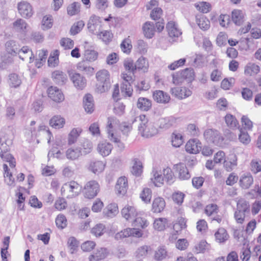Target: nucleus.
Returning a JSON list of instances; mask_svg holds the SVG:
<instances>
[{"label": "nucleus", "mask_w": 261, "mask_h": 261, "mask_svg": "<svg viewBox=\"0 0 261 261\" xmlns=\"http://www.w3.org/2000/svg\"><path fill=\"white\" fill-rule=\"evenodd\" d=\"M81 186L75 181H71L64 184L61 188L62 195L71 198L78 195L81 191Z\"/></svg>", "instance_id": "obj_3"}, {"label": "nucleus", "mask_w": 261, "mask_h": 261, "mask_svg": "<svg viewBox=\"0 0 261 261\" xmlns=\"http://www.w3.org/2000/svg\"><path fill=\"white\" fill-rule=\"evenodd\" d=\"M201 144L196 139L190 140L186 144L185 148L187 152L196 154L201 150Z\"/></svg>", "instance_id": "obj_14"}, {"label": "nucleus", "mask_w": 261, "mask_h": 261, "mask_svg": "<svg viewBox=\"0 0 261 261\" xmlns=\"http://www.w3.org/2000/svg\"><path fill=\"white\" fill-rule=\"evenodd\" d=\"M130 171L131 173L137 177L141 175L143 172V165L140 160L137 158L132 160V167Z\"/></svg>", "instance_id": "obj_25"}, {"label": "nucleus", "mask_w": 261, "mask_h": 261, "mask_svg": "<svg viewBox=\"0 0 261 261\" xmlns=\"http://www.w3.org/2000/svg\"><path fill=\"white\" fill-rule=\"evenodd\" d=\"M151 252L150 246L144 245L139 247L136 251V255L137 257H145Z\"/></svg>", "instance_id": "obj_47"}, {"label": "nucleus", "mask_w": 261, "mask_h": 261, "mask_svg": "<svg viewBox=\"0 0 261 261\" xmlns=\"http://www.w3.org/2000/svg\"><path fill=\"white\" fill-rule=\"evenodd\" d=\"M196 22L199 28L203 30H207L210 28V21L203 16L197 17Z\"/></svg>", "instance_id": "obj_50"}, {"label": "nucleus", "mask_w": 261, "mask_h": 261, "mask_svg": "<svg viewBox=\"0 0 261 261\" xmlns=\"http://www.w3.org/2000/svg\"><path fill=\"white\" fill-rule=\"evenodd\" d=\"M59 51L55 50L50 53L48 59V65L50 67H55L59 64Z\"/></svg>", "instance_id": "obj_35"}, {"label": "nucleus", "mask_w": 261, "mask_h": 261, "mask_svg": "<svg viewBox=\"0 0 261 261\" xmlns=\"http://www.w3.org/2000/svg\"><path fill=\"white\" fill-rule=\"evenodd\" d=\"M142 235L141 231L137 228H127L116 233L115 239L117 240H120L131 236L140 238L142 237Z\"/></svg>", "instance_id": "obj_8"}, {"label": "nucleus", "mask_w": 261, "mask_h": 261, "mask_svg": "<svg viewBox=\"0 0 261 261\" xmlns=\"http://www.w3.org/2000/svg\"><path fill=\"white\" fill-rule=\"evenodd\" d=\"M171 92L176 97L183 99L190 96L192 94V91L186 87L173 88L171 89Z\"/></svg>", "instance_id": "obj_17"}, {"label": "nucleus", "mask_w": 261, "mask_h": 261, "mask_svg": "<svg viewBox=\"0 0 261 261\" xmlns=\"http://www.w3.org/2000/svg\"><path fill=\"white\" fill-rule=\"evenodd\" d=\"M6 48L7 51L11 55H16L17 54L19 48L17 47L15 42L14 41H8L6 43Z\"/></svg>", "instance_id": "obj_48"}, {"label": "nucleus", "mask_w": 261, "mask_h": 261, "mask_svg": "<svg viewBox=\"0 0 261 261\" xmlns=\"http://www.w3.org/2000/svg\"><path fill=\"white\" fill-rule=\"evenodd\" d=\"M105 163L101 161H92L90 162L88 169L94 174L101 173L105 167Z\"/></svg>", "instance_id": "obj_18"}, {"label": "nucleus", "mask_w": 261, "mask_h": 261, "mask_svg": "<svg viewBox=\"0 0 261 261\" xmlns=\"http://www.w3.org/2000/svg\"><path fill=\"white\" fill-rule=\"evenodd\" d=\"M167 256L166 248L164 246L158 248L154 253V259L157 261H161L165 259Z\"/></svg>", "instance_id": "obj_45"}, {"label": "nucleus", "mask_w": 261, "mask_h": 261, "mask_svg": "<svg viewBox=\"0 0 261 261\" xmlns=\"http://www.w3.org/2000/svg\"><path fill=\"white\" fill-rule=\"evenodd\" d=\"M122 217L127 221L132 222V221L137 216L138 213L136 208L130 205H126L121 210Z\"/></svg>", "instance_id": "obj_13"}, {"label": "nucleus", "mask_w": 261, "mask_h": 261, "mask_svg": "<svg viewBox=\"0 0 261 261\" xmlns=\"http://www.w3.org/2000/svg\"><path fill=\"white\" fill-rule=\"evenodd\" d=\"M106 230L105 226L101 223L96 224L91 229V233L96 237L102 236Z\"/></svg>", "instance_id": "obj_55"}, {"label": "nucleus", "mask_w": 261, "mask_h": 261, "mask_svg": "<svg viewBox=\"0 0 261 261\" xmlns=\"http://www.w3.org/2000/svg\"><path fill=\"white\" fill-rule=\"evenodd\" d=\"M143 31L145 36L147 38H151L155 32L154 23L147 21L143 26Z\"/></svg>", "instance_id": "obj_31"}, {"label": "nucleus", "mask_w": 261, "mask_h": 261, "mask_svg": "<svg viewBox=\"0 0 261 261\" xmlns=\"http://www.w3.org/2000/svg\"><path fill=\"white\" fill-rule=\"evenodd\" d=\"M232 21L237 25H240L244 21V14L242 11L234 10L231 13Z\"/></svg>", "instance_id": "obj_36"}, {"label": "nucleus", "mask_w": 261, "mask_h": 261, "mask_svg": "<svg viewBox=\"0 0 261 261\" xmlns=\"http://www.w3.org/2000/svg\"><path fill=\"white\" fill-rule=\"evenodd\" d=\"M101 21L99 16L92 15L88 21V28L89 31L94 34H96L101 28Z\"/></svg>", "instance_id": "obj_9"}, {"label": "nucleus", "mask_w": 261, "mask_h": 261, "mask_svg": "<svg viewBox=\"0 0 261 261\" xmlns=\"http://www.w3.org/2000/svg\"><path fill=\"white\" fill-rule=\"evenodd\" d=\"M53 19L51 16L46 15L42 20V27L43 30H48L53 26Z\"/></svg>", "instance_id": "obj_62"}, {"label": "nucleus", "mask_w": 261, "mask_h": 261, "mask_svg": "<svg viewBox=\"0 0 261 261\" xmlns=\"http://www.w3.org/2000/svg\"><path fill=\"white\" fill-rule=\"evenodd\" d=\"M152 196L151 190L149 188H144L140 194V198L145 203H149Z\"/></svg>", "instance_id": "obj_61"}, {"label": "nucleus", "mask_w": 261, "mask_h": 261, "mask_svg": "<svg viewBox=\"0 0 261 261\" xmlns=\"http://www.w3.org/2000/svg\"><path fill=\"white\" fill-rule=\"evenodd\" d=\"M69 75L74 86L78 89H83L86 85V79L80 73L74 72H69Z\"/></svg>", "instance_id": "obj_10"}, {"label": "nucleus", "mask_w": 261, "mask_h": 261, "mask_svg": "<svg viewBox=\"0 0 261 261\" xmlns=\"http://www.w3.org/2000/svg\"><path fill=\"white\" fill-rule=\"evenodd\" d=\"M80 149L82 155H86L91 152L93 148L92 143L89 140H84Z\"/></svg>", "instance_id": "obj_49"}, {"label": "nucleus", "mask_w": 261, "mask_h": 261, "mask_svg": "<svg viewBox=\"0 0 261 261\" xmlns=\"http://www.w3.org/2000/svg\"><path fill=\"white\" fill-rule=\"evenodd\" d=\"M96 35L106 44L109 43L113 37V34L108 31H101L100 33H97Z\"/></svg>", "instance_id": "obj_46"}, {"label": "nucleus", "mask_w": 261, "mask_h": 261, "mask_svg": "<svg viewBox=\"0 0 261 261\" xmlns=\"http://www.w3.org/2000/svg\"><path fill=\"white\" fill-rule=\"evenodd\" d=\"M152 106L151 101L145 97H140L138 99L137 107L140 110L143 111H147Z\"/></svg>", "instance_id": "obj_28"}, {"label": "nucleus", "mask_w": 261, "mask_h": 261, "mask_svg": "<svg viewBox=\"0 0 261 261\" xmlns=\"http://www.w3.org/2000/svg\"><path fill=\"white\" fill-rule=\"evenodd\" d=\"M134 226L141 227L145 228L148 225V221L145 219L141 217L137 216L132 222Z\"/></svg>", "instance_id": "obj_56"}, {"label": "nucleus", "mask_w": 261, "mask_h": 261, "mask_svg": "<svg viewBox=\"0 0 261 261\" xmlns=\"http://www.w3.org/2000/svg\"><path fill=\"white\" fill-rule=\"evenodd\" d=\"M140 122L138 130L141 135L146 138L153 136L158 133V129L153 123H148V119L145 115H140L135 119Z\"/></svg>", "instance_id": "obj_1"}, {"label": "nucleus", "mask_w": 261, "mask_h": 261, "mask_svg": "<svg viewBox=\"0 0 261 261\" xmlns=\"http://www.w3.org/2000/svg\"><path fill=\"white\" fill-rule=\"evenodd\" d=\"M166 29L169 36L171 38L178 37L181 32L177 28V24L174 21H170L166 25Z\"/></svg>", "instance_id": "obj_22"}, {"label": "nucleus", "mask_w": 261, "mask_h": 261, "mask_svg": "<svg viewBox=\"0 0 261 261\" xmlns=\"http://www.w3.org/2000/svg\"><path fill=\"white\" fill-rule=\"evenodd\" d=\"M122 51L126 54H129L132 48L131 41L129 38H126L123 40L120 44Z\"/></svg>", "instance_id": "obj_57"}, {"label": "nucleus", "mask_w": 261, "mask_h": 261, "mask_svg": "<svg viewBox=\"0 0 261 261\" xmlns=\"http://www.w3.org/2000/svg\"><path fill=\"white\" fill-rule=\"evenodd\" d=\"M83 105L85 111L88 113H92L94 110L93 96L90 94H86L83 98Z\"/></svg>", "instance_id": "obj_19"}, {"label": "nucleus", "mask_w": 261, "mask_h": 261, "mask_svg": "<svg viewBox=\"0 0 261 261\" xmlns=\"http://www.w3.org/2000/svg\"><path fill=\"white\" fill-rule=\"evenodd\" d=\"M215 237L216 241L219 243H224L229 238L227 231L223 228H219L215 232Z\"/></svg>", "instance_id": "obj_32"}, {"label": "nucleus", "mask_w": 261, "mask_h": 261, "mask_svg": "<svg viewBox=\"0 0 261 261\" xmlns=\"http://www.w3.org/2000/svg\"><path fill=\"white\" fill-rule=\"evenodd\" d=\"M17 8L20 15L24 18L29 19L34 14L32 6L27 1H21L17 4Z\"/></svg>", "instance_id": "obj_7"}, {"label": "nucleus", "mask_w": 261, "mask_h": 261, "mask_svg": "<svg viewBox=\"0 0 261 261\" xmlns=\"http://www.w3.org/2000/svg\"><path fill=\"white\" fill-rule=\"evenodd\" d=\"M166 206L164 199L162 197H156L153 199L152 204V211L153 213H158L162 212Z\"/></svg>", "instance_id": "obj_23"}, {"label": "nucleus", "mask_w": 261, "mask_h": 261, "mask_svg": "<svg viewBox=\"0 0 261 261\" xmlns=\"http://www.w3.org/2000/svg\"><path fill=\"white\" fill-rule=\"evenodd\" d=\"M100 191V186L95 180L87 182L84 186L83 193L86 198L92 199L97 196Z\"/></svg>", "instance_id": "obj_6"}, {"label": "nucleus", "mask_w": 261, "mask_h": 261, "mask_svg": "<svg viewBox=\"0 0 261 261\" xmlns=\"http://www.w3.org/2000/svg\"><path fill=\"white\" fill-rule=\"evenodd\" d=\"M153 98L158 103L166 104L170 100V95L162 90H156L153 93Z\"/></svg>", "instance_id": "obj_15"}, {"label": "nucleus", "mask_w": 261, "mask_h": 261, "mask_svg": "<svg viewBox=\"0 0 261 261\" xmlns=\"http://www.w3.org/2000/svg\"><path fill=\"white\" fill-rule=\"evenodd\" d=\"M153 177L151 178L156 187H161L163 184L164 178L161 172H159L156 169L153 168L152 171Z\"/></svg>", "instance_id": "obj_37"}, {"label": "nucleus", "mask_w": 261, "mask_h": 261, "mask_svg": "<svg viewBox=\"0 0 261 261\" xmlns=\"http://www.w3.org/2000/svg\"><path fill=\"white\" fill-rule=\"evenodd\" d=\"M112 148V145L107 142H100L97 146L98 152L103 156L108 155L111 153Z\"/></svg>", "instance_id": "obj_27"}, {"label": "nucleus", "mask_w": 261, "mask_h": 261, "mask_svg": "<svg viewBox=\"0 0 261 261\" xmlns=\"http://www.w3.org/2000/svg\"><path fill=\"white\" fill-rule=\"evenodd\" d=\"M135 64L136 70H142L144 72H147L149 64L146 58L143 57L139 58Z\"/></svg>", "instance_id": "obj_38"}, {"label": "nucleus", "mask_w": 261, "mask_h": 261, "mask_svg": "<svg viewBox=\"0 0 261 261\" xmlns=\"http://www.w3.org/2000/svg\"><path fill=\"white\" fill-rule=\"evenodd\" d=\"M96 79L98 82L96 84V91L102 93L108 91L111 85L109 71L105 69L98 71L96 73Z\"/></svg>", "instance_id": "obj_2"}, {"label": "nucleus", "mask_w": 261, "mask_h": 261, "mask_svg": "<svg viewBox=\"0 0 261 261\" xmlns=\"http://www.w3.org/2000/svg\"><path fill=\"white\" fill-rule=\"evenodd\" d=\"M84 25V21L82 20L74 23L70 29V34L73 35L77 34L82 30Z\"/></svg>", "instance_id": "obj_64"}, {"label": "nucleus", "mask_w": 261, "mask_h": 261, "mask_svg": "<svg viewBox=\"0 0 261 261\" xmlns=\"http://www.w3.org/2000/svg\"><path fill=\"white\" fill-rule=\"evenodd\" d=\"M253 182V178L250 173L243 174L239 180L240 186L244 189H248Z\"/></svg>", "instance_id": "obj_26"}, {"label": "nucleus", "mask_w": 261, "mask_h": 261, "mask_svg": "<svg viewBox=\"0 0 261 261\" xmlns=\"http://www.w3.org/2000/svg\"><path fill=\"white\" fill-rule=\"evenodd\" d=\"M163 173L165 180L169 185L172 184L174 182V176L173 172L170 168L167 167L163 171Z\"/></svg>", "instance_id": "obj_51"}, {"label": "nucleus", "mask_w": 261, "mask_h": 261, "mask_svg": "<svg viewBox=\"0 0 261 261\" xmlns=\"http://www.w3.org/2000/svg\"><path fill=\"white\" fill-rule=\"evenodd\" d=\"M0 155L4 161L9 163V165L11 168L15 167V159L11 154L8 152H3L2 151Z\"/></svg>", "instance_id": "obj_60"}, {"label": "nucleus", "mask_w": 261, "mask_h": 261, "mask_svg": "<svg viewBox=\"0 0 261 261\" xmlns=\"http://www.w3.org/2000/svg\"><path fill=\"white\" fill-rule=\"evenodd\" d=\"M168 220L165 218H159L154 220L153 228L158 231L164 230L167 224Z\"/></svg>", "instance_id": "obj_42"}, {"label": "nucleus", "mask_w": 261, "mask_h": 261, "mask_svg": "<svg viewBox=\"0 0 261 261\" xmlns=\"http://www.w3.org/2000/svg\"><path fill=\"white\" fill-rule=\"evenodd\" d=\"M127 179L123 176L119 177L117 181L115 189L118 194H124L127 189Z\"/></svg>", "instance_id": "obj_21"}, {"label": "nucleus", "mask_w": 261, "mask_h": 261, "mask_svg": "<svg viewBox=\"0 0 261 261\" xmlns=\"http://www.w3.org/2000/svg\"><path fill=\"white\" fill-rule=\"evenodd\" d=\"M236 211L249 214L250 212L249 202L244 199H239L237 202Z\"/></svg>", "instance_id": "obj_40"}, {"label": "nucleus", "mask_w": 261, "mask_h": 261, "mask_svg": "<svg viewBox=\"0 0 261 261\" xmlns=\"http://www.w3.org/2000/svg\"><path fill=\"white\" fill-rule=\"evenodd\" d=\"M120 122L118 119L114 117H110L108 118L106 127L108 138L111 141H117L119 136L114 133L117 128L119 127Z\"/></svg>", "instance_id": "obj_5"}, {"label": "nucleus", "mask_w": 261, "mask_h": 261, "mask_svg": "<svg viewBox=\"0 0 261 261\" xmlns=\"http://www.w3.org/2000/svg\"><path fill=\"white\" fill-rule=\"evenodd\" d=\"M65 123V119L60 115H55L49 120V125L56 129L62 128Z\"/></svg>", "instance_id": "obj_29"}, {"label": "nucleus", "mask_w": 261, "mask_h": 261, "mask_svg": "<svg viewBox=\"0 0 261 261\" xmlns=\"http://www.w3.org/2000/svg\"><path fill=\"white\" fill-rule=\"evenodd\" d=\"M48 97L53 101L60 102L64 99L62 91L57 87L51 86L47 90Z\"/></svg>", "instance_id": "obj_11"}, {"label": "nucleus", "mask_w": 261, "mask_h": 261, "mask_svg": "<svg viewBox=\"0 0 261 261\" xmlns=\"http://www.w3.org/2000/svg\"><path fill=\"white\" fill-rule=\"evenodd\" d=\"M54 81L58 85H63L67 81L66 74L62 71L56 70L52 73Z\"/></svg>", "instance_id": "obj_24"}, {"label": "nucleus", "mask_w": 261, "mask_h": 261, "mask_svg": "<svg viewBox=\"0 0 261 261\" xmlns=\"http://www.w3.org/2000/svg\"><path fill=\"white\" fill-rule=\"evenodd\" d=\"M77 69L87 75H92L94 72V69L90 66L88 63L85 61L80 62L77 64Z\"/></svg>", "instance_id": "obj_30"}, {"label": "nucleus", "mask_w": 261, "mask_h": 261, "mask_svg": "<svg viewBox=\"0 0 261 261\" xmlns=\"http://www.w3.org/2000/svg\"><path fill=\"white\" fill-rule=\"evenodd\" d=\"M121 90L125 96H132L133 90L130 83H122Z\"/></svg>", "instance_id": "obj_59"}, {"label": "nucleus", "mask_w": 261, "mask_h": 261, "mask_svg": "<svg viewBox=\"0 0 261 261\" xmlns=\"http://www.w3.org/2000/svg\"><path fill=\"white\" fill-rule=\"evenodd\" d=\"M108 254V252L106 248H100L91 254L89 256V259L90 261H99L105 259Z\"/></svg>", "instance_id": "obj_20"}, {"label": "nucleus", "mask_w": 261, "mask_h": 261, "mask_svg": "<svg viewBox=\"0 0 261 261\" xmlns=\"http://www.w3.org/2000/svg\"><path fill=\"white\" fill-rule=\"evenodd\" d=\"M13 24L14 29L19 32H27L29 27L26 21L21 18L17 19L13 22Z\"/></svg>", "instance_id": "obj_34"}, {"label": "nucleus", "mask_w": 261, "mask_h": 261, "mask_svg": "<svg viewBox=\"0 0 261 261\" xmlns=\"http://www.w3.org/2000/svg\"><path fill=\"white\" fill-rule=\"evenodd\" d=\"M81 155H82V154L79 147L75 148H70L68 149L66 152L67 158L72 161L77 159Z\"/></svg>", "instance_id": "obj_33"}, {"label": "nucleus", "mask_w": 261, "mask_h": 261, "mask_svg": "<svg viewBox=\"0 0 261 261\" xmlns=\"http://www.w3.org/2000/svg\"><path fill=\"white\" fill-rule=\"evenodd\" d=\"M176 119L173 117L163 118L160 119V127L163 128H168L176 123Z\"/></svg>", "instance_id": "obj_41"}, {"label": "nucleus", "mask_w": 261, "mask_h": 261, "mask_svg": "<svg viewBox=\"0 0 261 261\" xmlns=\"http://www.w3.org/2000/svg\"><path fill=\"white\" fill-rule=\"evenodd\" d=\"M56 224L59 228L63 229L66 227L67 221L65 216L63 214H59L56 219Z\"/></svg>", "instance_id": "obj_58"}, {"label": "nucleus", "mask_w": 261, "mask_h": 261, "mask_svg": "<svg viewBox=\"0 0 261 261\" xmlns=\"http://www.w3.org/2000/svg\"><path fill=\"white\" fill-rule=\"evenodd\" d=\"M259 71V67L254 64L249 63L245 67L244 73L247 76L256 74Z\"/></svg>", "instance_id": "obj_39"}, {"label": "nucleus", "mask_w": 261, "mask_h": 261, "mask_svg": "<svg viewBox=\"0 0 261 261\" xmlns=\"http://www.w3.org/2000/svg\"><path fill=\"white\" fill-rule=\"evenodd\" d=\"M203 136L207 142L212 143L217 146H220L223 141V137L215 129H206L204 132Z\"/></svg>", "instance_id": "obj_4"}, {"label": "nucleus", "mask_w": 261, "mask_h": 261, "mask_svg": "<svg viewBox=\"0 0 261 261\" xmlns=\"http://www.w3.org/2000/svg\"><path fill=\"white\" fill-rule=\"evenodd\" d=\"M80 4L77 2H74L67 7V13L72 16L77 14L80 12Z\"/></svg>", "instance_id": "obj_63"}, {"label": "nucleus", "mask_w": 261, "mask_h": 261, "mask_svg": "<svg viewBox=\"0 0 261 261\" xmlns=\"http://www.w3.org/2000/svg\"><path fill=\"white\" fill-rule=\"evenodd\" d=\"M82 129L81 128H74L72 129L68 135V144L74 143L81 133Z\"/></svg>", "instance_id": "obj_43"}, {"label": "nucleus", "mask_w": 261, "mask_h": 261, "mask_svg": "<svg viewBox=\"0 0 261 261\" xmlns=\"http://www.w3.org/2000/svg\"><path fill=\"white\" fill-rule=\"evenodd\" d=\"M98 53L92 49H86L84 53V57L87 61L93 62L97 60L98 58Z\"/></svg>", "instance_id": "obj_53"}, {"label": "nucleus", "mask_w": 261, "mask_h": 261, "mask_svg": "<svg viewBox=\"0 0 261 261\" xmlns=\"http://www.w3.org/2000/svg\"><path fill=\"white\" fill-rule=\"evenodd\" d=\"M9 77V84L10 87L16 88L20 85L21 81L17 74L12 73Z\"/></svg>", "instance_id": "obj_52"}, {"label": "nucleus", "mask_w": 261, "mask_h": 261, "mask_svg": "<svg viewBox=\"0 0 261 261\" xmlns=\"http://www.w3.org/2000/svg\"><path fill=\"white\" fill-rule=\"evenodd\" d=\"M182 135L179 133H173L172 134V144L174 147H179L183 143Z\"/></svg>", "instance_id": "obj_54"}, {"label": "nucleus", "mask_w": 261, "mask_h": 261, "mask_svg": "<svg viewBox=\"0 0 261 261\" xmlns=\"http://www.w3.org/2000/svg\"><path fill=\"white\" fill-rule=\"evenodd\" d=\"M17 54L22 60H29L30 63L32 62L34 59L32 50L27 46H23L21 49H19Z\"/></svg>", "instance_id": "obj_16"}, {"label": "nucleus", "mask_w": 261, "mask_h": 261, "mask_svg": "<svg viewBox=\"0 0 261 261\" xmlns=\"http://www.w3.org/2000/svg\"><path fill=\"white\" fill-rule=\"evenodd\" d=\"M225 120L227 125L231 128L233 129L239 126L238 120L231 114H227L225 117Z\"/></svg>", "instance_id": "obj_44"}, {"label": "nucleus", "mask_w": 261, "mask_h": 261, "mask_svg": "<svg viewBox=\"0 0 261 261\" xmlns=\"http://www.w3.org/2000/svg\"><path fill=\"white\" fill-rule=\"evenodd\" d=\"M174 169L178 173L179 179L187 180L191 177V175L186 166L183 163H179L174 166Z\"/></svg>", "instance_id": "obj_12"}]
</instances>
